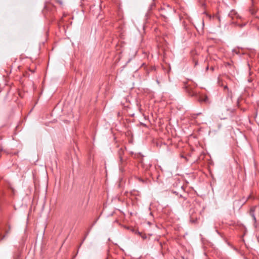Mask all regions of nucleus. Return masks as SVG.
<instances>
[{"label": "nucleus", "instance_id": "1", "mask_svg": "<svg viewBox=\"0 0 259 259\" xmlns=\"http://www.w3.org/2000/svg\"><path fill=\"white\" fill-rule=\"evenodd\" d=\"M181 120L182 121V125L184 124L188 125L190 123V118L188 115H186L181 117Z\"/></svg>", "mask_w": 259, "mask_h": 259}, {"label": "nucleus", "instance_id": "2", "mask_svg": "<svg viewBox=\"0 0 259 259\" xmlns=\"http://www.w3.org/2000/svg\"><path fill=\"white\" fill-rule=\"evenodd\" d=\"M256 208V206L252 207L250 209V214L252 217V218L255 223L256 222V218L255 217L254 212H255Z\"/></svg>", "mask_w": 259, "mask_h": 259}, {"label": "nucleus", "instance_id": "3", "mask_svg": "<svg viewBox=\"0 0 259 259\" xmlns=\"http://www.w3.org/2000/svg\"><path fill=\"white\" fill-rule=\"evenodd\" d=\"M229 16L232 19H233L235 17L238 18V16L237 14V13L234 10H232L229 14Z\"/></svg>", "mask_w": 259, "mask_h": 259}, {"label": "nucleus", "instance_id": "4", "mask_svg": "<svg viewBox=\"0 0 259 259\" xmlns=\"http://www.w3.org/2000/svg\"><path fill=\"white\" fill-rule=\"evenodd\" d=\"M242 50H240L239 48H235L233 50H232V52L233 54H237V55H240V54H243L242 52Z\"/></svg>", "mask_w": 259, "mask_h": 259}, {"label": "nucleus", "instance_id": "5", "mask_svg": "<svg viewBox=\"0 0 259 259\" xmlns=\"http://www.w3.org/2000/svg\"><path fill=\"white\" fill-rule=\"evenodd\" d=\"M181 160H184V162H186L188 160V158L184 156L183 154L181 155Z\"/></svg>", "mask_w": 259, "mask_h": 259}, {"label": "nucleus", "instance_id": "6", "mask_svg": "<svg viewBox=\"0 0 259 259\" xmlns=\"http://www.w3.org/2000/svg\"><path fill=\"white\" fill-rule=\"evenodd\" d=\"M208 100V99L207 97H206V96L204 97L203 99L201 100V101H203L204 102H207Z\"/></svg>", "mask_w": 259, "mask_h": 259}, {"label": "nucleus", "instance_id": "7", "mask_svg": "<svg viewBox=\"0 0 259 259\" xmlns=\"http://www.w3.org/2000/svg\"><path fill=\"white\" fill-rule=\"evenodd\" d=\"M56 2L59 4L60 5H63V2L62 0H56Z\"/></svg>", "mask_w": 259, "mask_h": 259}, {"label": "nucleus", "instance_id": "8", "mask_svg": "<svg viewBox=\"0 0 259 259\" xmlns=\"http://www.w3.org/2000/svg\"><path fill=\"white\" fill-rule=\"evenodd\" d=\"M200 114H201L200 113H198L196 115H195V114L193 115L192 116V117L193 118H195L197 115H199Z\"/></svg>", "mask_w": 259, "mask_h": 259}, {"label": "nucleus", "instance_id": "9", "mask_svg": "<svg viewBox=\"0 0 259 259\" xmlns=\"http://www.w3.org/2000/svg\"><path fill=\"white\" fill-rule=\"evenodd\" d=\"M215 17L218 19L219 21H220V17L219 15H217Z\"/></svg>", "mask_w": 259, "mask_h": 259}, {"label": "nucleus", "instance_id": "10", "mask_svg": "<svg viewBox=\"0 0 259 259\" xmlns=\"http://www.w3.org/2000/svg\"><path fill=\"white\" fill-rule=\"evenodd\" d=\"M210 69L211 70V71H213L214 70V67H213V66H211Z\"/></svg>", "mask_w": 259, "mask_h": 259}, {"label": "nucleus", "instance_id": "11", "mask_svg": "<svg viewBox=\"0 0 259 259\" xmlns=\"http://www.w3.org/2000/svg\"><path fill=\"white\" fill-rule=\"evenodd\" d=\"M209 66H206L205 69L206 70H208L209 69Z\"/></svg>", "mask_w": 259, "mask_h": 259}, {"label": "nucleus", "instance_id": "12", "mask_svg": "<svg viewBox=\"0 0 259 259\" xmlns=\"http://www.w3.org/2000/svg\"><path fill=\"white\" fill-rule=\"evenodd\" d=\"M197 63H198V62H196L195 63V65H197Z\"/></svg>", "mask_w": 259, "mask_h": 259}, {"label": "nucleus", "instance_id": "13", "mask_svg": "<svg viewBox=\"0 0 259 259\" xmlns=\"http://www.w3.org/2000/svg\"><path fill=\"white\" fill-rule=\"evenodd\" d=\"M248 81L249 82H250L251 81V80L250 79H248Z\"/></svg>", "mask_w": 259, "mask_h": 259}, {"label": "nucleus", "instance_id": "14", "mask_svg": "<svg viewBox=\"0 0 259 259\" xmlns=\"http://www.w3.org/2000/svg\"><path fill=\"white\" fill-rule=\"evenodd\" d=\"M142 65H145V63H142Z\"/></svg>", "mask_w": 259, "mask_h": 259}]
</instances>
